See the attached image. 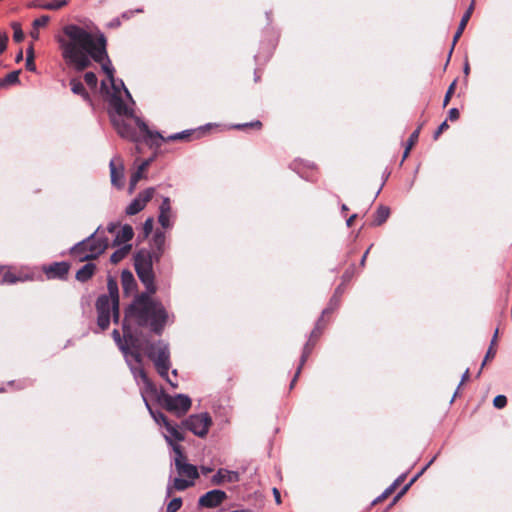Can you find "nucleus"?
Here are the masks:
<instances>
[{
    "label": "nucleus",
    "mask_w": 512,
    "mask_h": 512,
    "mask_svg": "<svg viewBox=\"0 0 512 512\" xmlns=\"http://www.w3.org/2000/svg\"><path fill=\"white\" fill-rule=\"evenodd\" d=\"M448 117L451 121H456L459 118V111L457 108H451L448 112Z\"/></svg>",
    "instance_id": "obj_52"
},
{
    "label": "nucleus",
    "mask_w": 512,
    "mask_h": 512,
    "mask_svg": "<svg viewBox=\"0 0 512 512\" xmlns=\"http://www.w3.org/2000/svg\"><path fill=\"white\" fill-rule=\"evenodd\" d=\"M57 42L65 64L76 72L90 67L92 61L101 63L107 75V81L101 82V90L113 109L115 99L124 103L123 94L134 103L124 82L114 78V68L106 50V38L96 27L92 24H67L63 27L62 34L57 36Z\"/></svg>",
    "instance_id": "obj_1"
},
{
    "label": "nucleus",
    "mask_w": 512,
    "mask_h": 512,
    "mask_svg": "<svg viewBox=\"0 0 512 512\" xmlns=\"http://www.w3.org/2000/svg\"><path fill=\"white\" fill-rule=\"evenodd\" d=\"M84 80L88 86H90L91 88H96L98 80L93 72L85 73Z\"/></svg>",
    "instance_id": "obj_37"
},
{
    "label": "nucleus",
    "mask_w": 512,
    "mask_h": 512,
    "mask_svg": "<svg viewBox=\"0 0 512 512\" xmlns=\"http://www.w3.org/2000/svg\"><path fill=\"white\" fill-rule=\"evenodd\" d=\"M114 111L115 114L112 115V123L122 138L136 141V127H138L151 145L159 147V143L155 142L154 138L164 140V137L160 132L150 130L147 124L134 115L133 110L125 103H120L119 100L115 99Z\"/></svg>",
    "instance_id": "obj_3"
},
{
    "label": "nucleus",
    "mask_w": 512,
    "mask_h": 512,
    "mask_svg": "<svg viewBox=\"0 0 512 512\" xmlns=\"http://www.w3.org/2000/svg\"><path fill=\"white\" fill-rule=\"evenodd\" d=\"M31 37L33 39H38L39 38V32H38V29H34L31 31Z\"/></svg>",
    "instance_id": "obj_59"
},
{
    "label": "nucleus",
    "mask_w": 512,
    "mask_h": 512,
    "mask_svg": "<svg viewBox=\"0 0 512 512\" xmlns=\"http://www.w3.org/2000/svg\"><path fill=\"white\" fill-rule=\"evenodd\" d=\"M394 491V486H389L388 488L385 489V491L380 495L378 496L373 502H372V505H375L379 502H381L382 500H384L385 498H387L392 492Z\"/></svg>",
    "instance_id": "obj_45"
},
{
    "label": "nucleus",
    "mask_w": 512,
    "mask_h": 512,
    "mask_svg": "<svg viewBox=\"0 0 512 512\" xmlns=\"http://www.w3.org/2000/svg\"><path fill=\"white\" fill-rule=\"evenodd\" d=\"M201 471H202V473H203L204 475H206V474L210 473V472L212 471V469H211V468H209V467H202V468H201Z\"/></svg>",
    "instance_id": "obj_63"
},
{
    "label": "nucleus",
    "mask_w": 512,
    "mask_h": 512,
    "mask_svg": "<svg viewBox=\"0 0 512 512\" xmlns=\"http://www.w3.org/2000/svg\"><path fill=\"white\" fill-rule=\"evenodd\" d=\"M173 388H176L178 386V383L174 381V378H169V375L167 374V378H164Z\"/></svg>",
    "instance_id": "obj_56"
},
{
    "label": "nucleus",
    "mask_w": 512,
    "mask_h": 512,
    "mask_svg": "<svg viewBox=\"0 0 512 512\" xmlns=\"http://www.w3.org/2000/svg\"><path fill=\"white\" fill-rule=\"evenodd\" d=\"M455 87H456V81H453L450 86L448 87V90L445 94V97H444V100H443V106H447L453 93H454V90H455Z\"/></svg>",
    "instance_id": "obj_41"
},
{
    "label": "nucleus",
    "mask_w": 512,
    "mask_h": 512,
    "mask_svg": "<svg viewBox=\"0 0 512 512\" xmlns=\"http://www.w3.org/2000/svg\"><path fill=\"white\" fill-rule=\"evenodd\" d=\"M141 12H143L142 9L125 11V12H123L121 14V18L125 19V20H128V19H130L134 15V13H141Z\"/></svg>",
    "instance_id": "obj_49"
},
{
    "label": "nucleus",
    "mask_w": 512,
    "mask_h": 512,
    "mask_svg": "<svg viewBox=\"0 0 512 512\" xmlns=\"http://www.w3.org/2000/svg\"><path fill=\"white\" fill-rule=\"evenodd\" d=\"M181 506H182V499L177 497V498L172 499L168 503L166 511L167 512H176L181 508Z\"/></svg>",
    "instance_id": "obj_36"
},
{
    "label": "nucleus",
    "mask_w": 512,
    "mask_h": 512,
    "mask_svg": "<svg viewBox=\"0 0 512 512\" xmlns=\"http://www.w3.org/2000/svg\"><path fill=\"white\" fill-rule=\"evenodd\" d=\"M30 279V277L28 276H25V277H16L14 274H12L11 272H6L4 275H3V282L4 283H9V284H14L16 283L17 281H25V280H28Z\"/></svg>",
    "instance_id": "obj_34"
},
{
    "label": "nucleus",
    "mask_w": 512,
    "mask_h": 512,
    "mask_svg": "<svg viewBox=\"0 0 512 512\" xmlns=\"http://www.w3.org/2000/svg\"><path fill=\"white\" fill-rule=\"evenodd\" d=\"M19 74L20 71H12L5 76L4 79L0 80V87H6L8 85H13L19 82Z\"/></svg>",
    "instance_id": "obj_30"
},
{
    "label": "nucleus",
    "mask_w": 512,
    "mask_h": 512,
    "mask_svg": "<svg viewBox=\"0 0 512 512\" xmlns=\"http://www.w3.org/2000/svg\"><path fill=\"white\" fill-rule=\"evenodd\" d=\"M166 428L167 433L164 434V438L167 443L173 448V445H178L174 441H183L184 435L179 431L176 425H172L170 422L168 425L164 426Z\"/></svg>",
    "instance_id": "obj_18"
},
{
    "label": "nucleus",
    "mask_w": 512,
    "mask_h": 512,
    "mask_svg": "<svg viewBox=\"0 0 512 512\" xmlns=\"http://www.w3.org/2000/svg\"><path fill=\"white\" fill-rule=\"evenodd\" d=\"M43 271L48 279H63L69 271V265L66 262H55L45 266Z\"/></svg>",
    "instance_id": "obj_14"
},
{
    "label": "nucleus",
    "mask_w": 512,
    "mask_h": 512,
    "mask_svg": "<svg viewBox=\"0 0 512 512\" xmlns=\"http://www.w3.org/2000/svg\"><path fill=\"white\" fill-rule=\"evenodd\" d=\"M227 495L222 490H211L202 495L199 498V505L207 508H214L219 506L225 499Z\"/></svg>",
    "instance_id": "obj_11"
},
{
    "label": "nucleus",
    "mask_w": 512,
    "mask_h": 512,
    "mask_svg": "<svg viewBox=\"0 0 512 512\" xmlns=\"http://www.w3.org/2000/svg\"><path fill=\"white\" fill-rule=\"evenodd\" d=\"M115 229H116V225L113 223L109 224L107 227V230L109 231V233H114Z\"/></svg>",
    "instance_id": "obj_62"
},
{
    "label": "nucleus",
    "mask_w": 512,
    "mask_h": 512,
    "mask_svg": "<svg viewBox=\"0 0 512 512\" xmlns=\"http://www.w3.org/2000/svg\"><path fill=\"white\" fill-rule=\"evenodd\" d=\"M316 330H317V327L315 328V330L312 332L311 334V338L309 340V342L306 344L305 348H304V351H303V354L301 356V365L305 362L306 358L308 357L309 353H310V343L313 341V339L316 337Z\"/></svg>",
    "instance_id": "obj_38"
},
{
    "label": "nucleus",
    "mask_w": 512,
    "mask_h": 512,
    "mask_svg": "<svg viewBox=\"0 0 512 512\" xmlns=\"http://www.w3.org/2000/svg\"><path fill=\"white\" fill-rule=\"evenodd\" d=\"M155 259L154 253H151L147 250H140L134 258L135 268L138 267H146L153 268V260Z\"/></svg>",
    "instance_id": "obj_16"
},
{
    "label": "nucleus",
    "mask_w": 512,
    "mask_h": 512,
    "mask_svg": "<svg viewBox=\"0 0 512 512\" xmlns=\"http://www.w3.org/2000/svg\"><path fill=\"white\" fill-rule=\"evenodd\" d=\"M194 484V481L183 478H175L172 485H168L166 489L167 497L171 496L173 493V490L183 491L187 489L188 487L192 486Z\"/></svg>",
    "instance_id": "obj_22"
},
{
    "label": "nucleus",
    "mask_w": 512,
    "mask_h": 512,
    "mask_svg": "<svg viewBox=\"0 0 512 512\" xmlns=\"http://www.w3.org/2000/svg\"><path fill=\"white\" fill-rule=\"evenodd\" d=\"M100 228L87 238L76 243L70 249V254L79 262L89 261L98 258L108 248L109 241L99 234Z\"/></svg>",
    "instance_id": "obj_5"
},
{
    "label": "nucleus",
    "mask_w": 512,
    "mask_h": 512,
    "mask_svg": "<svg viewBox=\"0 0 512 512\" xmlns=\"http://www.w3.org/2000/svg\"><path fill=\"white\" fill-rule=\"evenodd\" d=\"M421 125L410 135L409 139H408V142H407V145L408 147L412 148L416 142L418 141V138H419V133H420V130H421Z\"/></svg>",
    "instance_id": "obj_42"
},
{
    "label": "nucleus",
    "mask_w": 512,
    "mask_h": 512,
    "mask_svg": "<svg viewBox=\"0 0 512 512\" xmlns=\"http://www.w3.org/2000/svg\"><path fill=\"white\" fill-rule=\"evenodd\" d=\"M411 149H412V148H410V147L406 146L405 151H404V153H403V159H402V161H404V160L408 157V155H409V153H410V150H411Z\"/></svg>",
    "instance_id": "obj_60"
},
{
    "label": "nucleus",
    "mask_w": 512,
    "mask_h": 512,
    "mask_svg": "<svg viewBox=\"0 0 512 512\" xmlns=\"http://www.w3.org/2000/svg\"><path fill=\"white\" fill-rule=\"evenodd\" d=\"M164 407L177 416H183L191 407V399L185 394L176 396L166 395L163 398Z\"/></svg>",
    "instance_id": "obj_8"
},
{
    "label": "nucleus",
    "mask_w": 512,
    "mask_h": 512,
    "mask_svg": "<svg viewBox=\"0 0 512 512\" xmlns=\"http://www.w3.org/2000/svg\"><path fill=\"white\" fill-rule=\"evenodd\" d=\"M404 479H405V474L399 476L390 486H394V490H395L396 487L404 481Z\"/></svg>",
    "instance_id": "obj_54"
},
{
    "label": "nucleus",
    "mask_w": 512,
    "mask_h": 512,
    "mask_svg": "<svg viewBox=\"0 0 512 512\" xmlns=\"http://www.w3.org/2000/svg\"><path fill=\"white\" fill-rule=\"evenodd\" d=\"M261 122L260 121H255V122H250V123H243V124H236L233 126V128L235 129H242V128H246V127H254V128H260L261 127Z\"/></svg>",
    "instance_id": "obj_46"
},
{
    "label": "nucleus",
    "mask_w": 512,
    "mask_h": 512,
    "mask_svg": "<svg viewBox=\"0 0 512 512\" xmlns=\"http://www.w3.org/2000/svg\"><path fill=\"white\" fill-rule=\"evenodd\" d=\"M135 270L139 279L146 288V292L144 294L148 295L152 299L151 295H153L157 290L154 282L153 268L138 267L135 268Z\"/></svg>",
    "instance_id": "obj_12"
},
{
    "label": "nucleus",
    "mask_w": 512,
    "mask_h": 512,
    "mask_svg": "<svg viewBox=\"0 0 512 512\" xmlns=\"http://www.w3.org/2000/svg\"><path fill=\"white\" fill-rule=\"evenodd\" d=\"M70 86L74 94L80 95L86 101H90L89 94L85 90L84 85L78 79H71Z\"/></svg>",
    "instance_id": "obj_25"
},
{
    "label": "nucleus",
    "mask_w": 512,
    "mask_h": 512,
    "mask_svg": "<svg viewBox=\"0 0 512 512\" xmlns=\"http://www.w3.org/2000/svg\"><path fill=\"white\" fill-rule=\"evenodd\" d=\"M159 212H164V213H170L172 212V208H171V204H170V199L168 197H164L163 198V201L159 207Z\"/></svg>",
    "instance_id": "obj_44"
},
{
    "label": "nucleus",
    "mask_w": 512,
    "mask_h": 512,
    "mask_svg": "<svg viewBox=\"0 0 512 512\" xmlns=\"http://www.w3.org/2000/svg\"><path fill=\"white\" fill-rule=\"evenodd\" d=\"M143 400L145 402V405L150 413V415L153 417L154 421L159 424V425H168L169 421L168 419L166 418V416L161 413V412H156V411H153L152 408L150 407L148 401L146 400V398L143 396Z\"/></svg>",
    "instance_id": "obj_28"
},
{
    "label": "nucleus",
    "mask_w": 512,
    "mask_h": 512,
    "mask_svg": "<svg viewBox=\"0 0 512 512\" xmlns=\"http://www.w3.org/2000/svg\"><path fill=\"white\" fill-rule=\"evenodd\" d=\"M8 36L5 32H0V53H3L7 47Z\"/></svg>",
    "instance_id": "obj_47"
},
{
    "label": "nucleus",
    "mask_w": 512,
    "mask_h": 512,
    "mask_svg": "<svg viewBox=\"0 0 512 512\" xmlns=\"http://www.w3.org/2000/svg\"><path fill=\"white\" fill-rule=\"evenodd\" d=\"M122 287L125 293H131L136 287V282L133 274L130 271L124 270L121 274Z\"/></svg>",
    "instance_id": "obj_24"
},
{
    "label": "nucleus",
    "mask_w": 512,
    "mask_h": 512,
    "mask_svg": "<svg viewBox=\"0 0 512 512\" xmlns=\"http://www.w3.org/2000/svg\"><path fill=\"white\" fill-rule=\"evenodd\" d=\"M239 473L237 471H231L227 469H219L215 475L211 478V482L214 485H221L224 483H235L239 481Z\"/></svg>",
    "instance_id": "obj_15"
},
{
    "label": "nucleus",
    "mask_w": 512,
    "mask_h": 512,
    "mask_svg": "<svg viewBox=\"0 0 512 512\" xmlns=\"http://www.w3.org/2000/svg\"><path fill=\"white\" fill-rule=\"evenodd\" d=\"M273 494H274V498H275V501L277 504H280L281 503V497H280V492L278 489L274 488L273 489Z\"/></svg>",
    "instance_id": "obj_55"
},
{
    "label": "nucleus",
    "mask_w": 512,
    "mask_h": 512,
    "mask_svg": "<svg viewBox=\"0 0 512 512\" xmlns=\"http://www.w3.org/2000/svg\"><path fill=\"white\" fill-rule=\"evenodd\" d=\"M110 175H111V183L117 187H123V179H124V167L120 158H113L110 161Z\"/></svg>",
    "instance_id": "obj_13"
},
{
    "label": "nucleus",
    "mask_w": 512,
    "mask_h": 512,
    "mask_svg": "<svg viewBox=\"0 0 512 512\" xmlns=\"http://www.w3.org/2000/svg\"><path fill=\"white\" fill-rule=\"evenodd\" d=\"M27 57L34 58V50H33V47H32V46H30V47L27 49Z\"/></svg>",
    "instance_id": "obj_61"
},
{
    "label": "nucleus",
    "mask_w": 512,
    "mask_h": 512,
    "mask_svg": "<svg viewBox=\"0 0 512 512\" xmlns=\"http://www.w3.org/2000/svg\"><path fill=\"white\" fill-rule=\"evenodd\" d=\"M357 214H352L346 221V224L348 227H350L353 223V221L356 219Z\"/></svg>",
    "instance_id": "obj_57"
},
{
    "label": "nucleus",
    "mask_w": 512,
    "mask_h": 512,
    "mask_svg": "<svg viewBox=\"0 0 512 512\" xmlns=\"http://www.w3.org/2000/svg\"><path fill=\"white\" fill-rule=\"evenodd\" d=\"M473 9H474V4L472 3L469 8L467 9V11L464 13V15L462 16L461 18V21L459 23V26H458V29L453 37V43H452V48L450 50V53H449V56L451 55L452 51H453V48L456 44V42L458 41V39L461 37L471 15H472V12H473Z\"/></svg>",
    "instance_id": "obj_20"
},
{
    "label": "nucleus",
    "mask_w": 512,
    "mask_h": 512,
    "mask_svg": "<svg viewBox=\"0 0 512 512\" xmlns=\"http://www.w3.org/2000/svg\"><path fill=\"white\" fill-rule=\"evenodd\" d=\"M12 29H13V39L15 42H21L24 39V33L21 29V26L17 22L12 23Z\"/></svg>",
    "instance_id": "obj_35"
},
{
    "label": "nucleus",
    "mask_w": 512,
    "mask_h": 512,
    "mask_svg": "<svg viewBox=\"0 0 512 512\" xmlns=\"http://www.w3.org/2000/svg\"><path fill=\"white\" fill-rule=\"evenodd\" d=\"M447 128H448L447 121L442 122V123L439 125L438 129H437V130L435 131V133H434V139H437V138L440 136V134H441L444 130H446Z\"/></svg>",
    "instance_id": "obj_51"
},
{
    "label": "nucleus",
    "mask_w": 512,
    "mask_h": 512,
    "mask_svg": "<svg viewBox=\"0 0 512 512\" xmlns=\"http://www.w3.org/2000/svg\"><path fill=\"white\" fill-rule=\"evenodd\" d=\"M23 59V53L22 51H20L17 55H16V62H20L21 60Z\"/></svg>",
    "instance_id": "obj_64"
},
{
    "label": "nucleus",
    "mask_w": 512,
    "mask_h": 512,
    "mask_svg": "<svg viewBox=\"0 0 512 512\" xmlns=\"http://www.w3.org/2000/svg\"><path fill=\"white\" fill-rule=\"evenodd\" d=\"M497 338H498V329L495 330L494 332V335L492 337V340H491V343H490V347L488 348V351L485 355V359L484 361L482 362V365H481V369L485 366L486 364V361L488 359H492L494 358L495 354H496V350H495V345H496V342H497Z\"/></svg>",
    "instance_id": "obj_31"
},
{
    "label": "nucleus",
    "mask_w": 512,
    "mask_h": 512,
    "mask_svg": "<svg viewBox=\"0 0 512 512\" xmlns=\"http://www.w3.org/2000/svg\"><path fill=\"white\" fill-rule=\"evenodd\" d=\"M147 355L153 361L159 375L167 378V372L171 367L169 345L158 341L150 346Z\"/></svg>",
    "instance_id": "obj_6"
},
{
    "label": "nucleus",
    "mask_w": 512,
    "mask_h": 512,
    "mask_svg": "<svg viewBox=\"0 0 512 512\" xmlns=\"http://www.w3.org/2000/svg\"><path fill=\"white\" fill-rule=\"evenodd\" d=\"M121 25L120 18H114L108 23L109 28H118Z\"/></svg>",
    "instance_id": "obj_53"
},
{
    "label": "nucleus",
    "mask_w": 512,
    "mask_h": 512,
    "mask_svg": "<svg viewBox=\"0 0 512 512\" xmlns=\"http://www.w3.org/2000/svg\"><path fill=\"white\" fill-rule=\"evenodd\" d=\"M173 451L175 453V466L178 473L182 476H186L188 479L194 481L198 478L197 467L186 463L185 456L183 455L180 445H173Z\"/></svg>",
    "instance_id": "obj_9"
},
{
    "label": "nucleus",
    "mask_w": 512,
    "mask_h": 512,
    "mask_svg": "<svg viewBox=\"0 0 512 512\" xmlns=\"http://www.w3.org/2000/svg\"><path fill=\"white\" fill-rule=\"evenodd\" d=\"M155 193L153 187H149L141 192L126 208L127 215H135L142 211L146 204L152 199Z\"/></svg>",
    "instance_id": "obj_10"
},
{
    "label": "nucleus",
    "mask_w": 512,
    "mask_h": 512,
    "mask_svg": "<svg viewBox=\"0 0 512 512\" xmlns=\"http://www.w3.org/2000/svg\"><path fill=\"white\" fill-rule=\"evenodd\" d=\"M154 220L153 218L149 217L145 220L143 224V231L145 237H147L153 230Z\"/></svg>",
    "instance_id": "obj_43"
},
{
    "label": "nucleus",
    "mask_w": 512,
    "mask_h": 512,
    "mask_svg": "<svg viewBox=\"0 0 512 512\" xmlns=\"http://www.w3.org/2000/svg\"><path fill=\"white\" fill-rule=\"evenodd\" d=\"M50 17L48 15H43L33 21V28L39 29L40 27H44L48 24Z\"/></svg>",
    "instance_id": "obj_39"
},
{
    "label": "nucleus",
    "mask_w": 512,
    "mask_h": 512,
    "mask_svg": "<svg viewBox=\"0 0 512 512\" xmlns=\"http://www.w3.org/2000/svg\"><path fill=\"white\" fill-rule=\"evenodd\" d=\"M189 136H190V131L186 130V131H182V132H178V133L172 134V135H170V136H168L166 138L164 137V140H160V139L154 138V141L159 143V147H160L162 142L185 140Z\"/></svg>",
    "instance_id": "obj_29"
},
{
    "label": "nucleus",
    "mask_w": 512,
    "mask_h": 512,
    "mask_svg": "<svg viewBox=\"0 0 512 512\" xmlns=\"http://www.w3.org/2000/svg\"><path fill=\"white\" fill-rule=\"evenodd\" d=\"M469 378V369L464 372L459 386H461Z\"/></svg>",
    "instance_id": "obj_58"
},
{
    "label": "nucleus",
    "mask_w": 512,
    "mask_h": 512,
    "mask_svg": "<svg viewBox=\"0 0 512 512\" xmlns=\"http://www.w3.org/2000/svg\"><path fill=\"white\" fill-rule=\"evenodd\" d=\"M152 158L144 160L137 168V170L132 173L129 183V193H132L136 188L137 183L140 179L144 177V172L152 162Z\"/></svg>",
    "instance_id": "obj_17"
},
{
    "label": "nucleus",
    "mask_w": 512,
    "mask_h": 512,
    "mask_svg": "<svg viewBox=\"0 0 512 512\" xmlns=\"http://www.w3.org/2000/svg\"><path fill=\"white\" fill-rule=\"evenodd\" d=\"M416 480V477H414L403 489L401 492H399L394 500H393V503L397 502L405 493L406 491L409 489V487L413 484V482Z\"/></svg>",
    "instance_id": "obj_48"
},
{
    "label": "nucleus",
    "mask_w": 512,
    "mask_h": 512,
    "mask_svg": "<svg viewBox=\"0 0 512 512\" xmlns=\"http://www.w3.org/2000/svg\"><path fill=\"white\" fill-rule=\"evenodd\" d=\"M26 69L29 70V71H36V66H35V63H34V58H31V57H26Z\"/></svg>",
    "instance_id": "obj_50"
},
{
    "label": "nucleus",
    "mask_w": 512,
    "mask_h": 512,
    "mask_svg": "<svg viewBox=\"0 0 512 512\" xmlns=\"http://www.w3.org/2000/svg\"><path fill=\"white\" fill-rule=\"evenodd\" d=\"M506 404H507V398L504 395H498L493 400L494 407H496L498 409L504 408L506 406Z\"/></svg>",
    "instance_id": "obj_40"
},
{
    "label": "nucleus",
    "mask_w": 512,
    "mask_h": 512,
    "mask_svg": "<svg viewBox=\"0 0 512 512\" xmlns=\"http://www.w3.org/2000/svg\"><path fill=\"white\" fill-rule=\"evenodd\" d=\"M212 424V418L206 412L190 415L183 426L198 437H205Z\"/></svg>",
    "instance_id": "obj_7"
},
{
    "label": "nucleus",
    "mask_w": 512,
    "mask_h": 512,
    "mask_svg": "<svg viewBox=\"0 0 512 512\" xmlns=\"http://www.w3.org/2000/svg\"><path fill=\"white\" fill-rule=\"evenodd\" d=\"M389 214H390V210L388 207L380 206L376 211L373 225L379 226L382 223H384L388 219Z\"/></svg>",
    "instance_id": "obj_27"
},
{
    "label": "nucleus",
    "mask_w": 512,
    "mask_h": 512,
    "mask_svg": "<svg viewBox=\"0 0 512 512\" xmlns=\"http://www.w3.org/2000/svg\"><path fill=\"white\" fill-rule=\"evenodd\" d=\"M169 322H173V315H169L161 302L151 299L146 294H140L125 310L123 337L116 329L112 332L113 339L122 351L135 380H141L147 391H153L154 387L141 366L142 356L137 345L138 340L132 335L130 325L146 326L160 335Z\"/></svg>",
    "instance_id": "obj_2"
},
{
    "label": "nucleus",
    "mask_w": 512,
    "mask_h": 512,
    "mask_svg": "<svg viewBox=\"0 0 512 512\" xmlns=\"http://www.w3.org/2000/svg\"><path fill=\"white\" fill-rule=\"evenodd\" d=\"M130 249H131L130 244H126V245L120 247L110 256V261L113 264H117L118 262H120L122 259H124L127 256Z\"/></svg>",
    "instance_id": "obj_26"
},
{
    "label": "nucleus",
    "mask_w": 512,
    "mask_h": 512,
    "mask_svg": "<svg viewBox=\"0 0 512 512\" xmlns=\"http://www.w3.org/2000/svg\"><path fill=\"white\" fill-rule=\"evenodd\" d=\"M171 218H172V212H170V213L159 212L158 222L160 223V225L163 228L167 229V228L172 227Z\"/></svg>",
    "instance_id": "obj_33"
},
{
    "label": "nucleus",
    "mask_w": 512,
    "mask_h": 512,
    "mask_svg": "<svg viewBox=\"0 0 512 512\" xmlns=\"http://www.w3.org/2000/svg\"><path fill=\"white\" fill-rule=\"evenodd\" d=\"M107 286L109 294L99 296L96 301L97 325L101 330L108 328L111 316L115 323H118L120 317L117 284L110 279Z\"/></svg>",
    "instance_id": "obj_4"
},
{
    "label": "nucleus",
    "mask_w": 512,
    "mask_h": 512,
    "mask_svg": "<svg viewBox=\"0 0 512 512\" xmlns=\"http://www.w3.org/2000/svg\"><path fill=\"white\" fill-rule=\"evenodd\" d=\"M68 4L67 0H54L45 4L40 5V8L46 10H59Z\"/></svg>",
    "instance_id": "obj_32"
},
{
    "label": "nucleus",
    "mask_w": 512,
    "mask_h": 512,
    "mask_svg": "<svg viewBox=\"0 0 512 512\" xmlns=\"http://www.w3.org/2000/svg\"><path fill=\"white\" fill-rule=\"evenodd\" d=\"M96 266L93 263H86L84 266H82L76 273V279L80 282H85L89 280L94 272H95Z\"/></svg>",
    "instance_id": "obj_23"
},
{
    "label": "nucleus",
    "mask_w": 512,
    "mask_h": 512,
    "mask_svg": "<svg viewBox=\"0 0 512 512\" xmlns=\"http://www.w3.org/2000/svg\"><path fill=\"white\" fill-rule=\"evenodd\" d=\"M133 235H134L133 228L130 225L126 224L116 234L113 244L121 245V244L127 243L128 241H130L133 238Z\"/></svg>",
    "instance_id": "obj_21"
},
{
    "label": "nucleus",
    "mask_w": 512,
    "mask_h": 512,
    "mask_svg": "<svg viewBox=\"0 0 512 512\" xmlns=\"http://www.w3.org/2000/svg\"><path fill=\"white\" fill-rule=\"evenodd\" d=\"M165 242L166 237L164 232L156 231L153 236V246L155 248V251L153 253L155 256V261H159L161 256L163 255L165 251Z\"/></svg>",
    "instance_id": "obj_19"
}]
</instances>
